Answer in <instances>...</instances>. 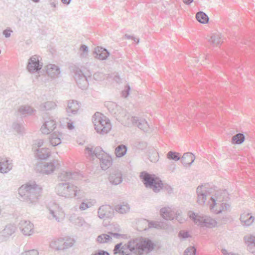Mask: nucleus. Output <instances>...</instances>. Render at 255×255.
<instances>
[{
  "mask_svg": "<svg viewBox=\"0 0 255 255\" xmlns=\"http://www.w3.org/2000/svg\"><path fill=\"white\" fill-rule=\"evenodd\" d=\"M154 244L149 240L135 239L129 241L127 244L122 243L115 245L113 252L114 255H142L153 250Z\"/></svg>",
  "mask_w": 255,
  "mask_h": 255,
  "instance_id": "f257e3e1",
  "label": "nucleus"
},
{
  "mask_svg": "<svg viewBox=\"0 0 255 255\" xmlns=\"http://www.w3.org/2000/svg\"><path fill=\"white\" fill-rule=\"evenodd\" d=\"M41 193L42 188L35 182L23 184L18 189V194L21 200L28 204H35Z\"/></svg>",
  "mask_w": 255,
  "mask_h": 255,
  "instance_id": "f03ea898",
  "label": "nucleus"
},
{
  "mask_svg": "<svg viewBox=\"0 0 255 255\" xmlns=\"http://www.w3.org/2000/svg\"><path fill=\"white\" fill-rule=\"evenodd\" d=\"M57 195L65 198H82L84 195V191L80 187L69 182L58 183L56 187Z\"/></svg>",
  "mask_w": 255,
  "mask_h": 255,
  "instance_id": "7ed1b4c3",
  "label": "nucleus"
},
{
  "mask_svg": "<svg viewBox=\"0 0 255 255\" xmlns=\"http://www.w3.org/2000/svg\"><path fill=\"white\" fill-rule=\"evenodd\" d=\"M228 195L226 190L217 191L215 197H211L209 202L211 211L215 213L219 214L224 211L230 209V206L226 203H222L228 200Z\"/></svg>",
  "mask_w": 255,
  "mask_h": 255,
  "instance_id": "20e7f679",
  "label": "nucleus"
},
{
  "mask_svg": "<svg viewBox=\"0 0 255 255\" xmlns=\"http://www.w3.org/2000/svg\"><path fill=\"white\" fill-rule=\"evenodd\" d=\"M92 121L95 130L99 134H106L112 129L110 120L99 112L96 113L93 116Z\"/></svg>",
  "mask_w": 255,
  "mask_h": 255,
  "instance_id": "39448f33",
  "label": "nucleus"
},
{
  "mask_svg": "<svg viewBox=\"0 0 255 255\" xmlns=\"http://www.w3.org/2000/svg\"><path fill=\"white\" fill-rule=\"evenodd\" d=\"M140 177L146 188L152 189L154 192H158L162 188L163 184L159 178L154 174H150L146 171L141 172Z\"/></svg>",
  "mask_w": 255,
  "mask_h": 255,
  "instance_id": "423d86ee",
  "label": "nucleus"
},
{
  "mask_svg": "<svg viewBox=\"0 0 255 255\" xmlns=\"http://www.w3.org/2000/svg\"><path fill=\"white\" fill-rule=\"evenodd\" d=\"M188 216L195 224L201 227L212 228L217 225L216 221L209 216L200 215L192 211L188 212Z\"/></svg>",
  "mask_w": 255,
  "mask_h": 255,
  "instance_id": "0eeeda50",
  "label": "nucleus"
},
{
  "mask_svg": "<svg viewBox=\"0 0 255 255\" xmlns=\"http://www.w3.org/2000/svg\"><path fill=\"white\" fill-rule=\"evenodd\" d=\"M70 69L78 86L81 89H86L88 86V79L79 67L73 64L70 67Z\"/></svg>",
  "mask_w": 255,
  "mask_h": 255,
  "instance_id": "6e6552de",
  "label": "nucleus"
},
{
  "mask_svg": "<svg viewBox=\"0 0 255 255\" xmlns=\"http://www.w3.org/2000/svg\"><path fill=\"white\" fill-rule=\"evenodd\" d=\"M17 228L11 224L6 225L4 229L0 231V242H6L14 234Z\"/></svg>",
  "mask_w": 255,
  "mask_h": 255,
  "instance_id": "1a4fd4ad",
  "label": "nucleus"
},
{
  "mask_svg": "<svg viewBox=\"0 0 255 255\" xmlns=\"http://www.w3.org/2000/svg\"><path fill=\"white\" fill-rule=\"evenodd\" d=\"M40 56L37 55H33L29 58L27 69L30 73L36 72L42 68V63H40Z\"/></svg>",
  "mask_w": 255,
  "mask_h": 255,
  "instance_id": "9d476101",
  "label": "nucleus"
},
{
  "mask_svg": "<svg viewBox=\"0 0 255 255\" xmlns=\"http://www.w3.org/2000/svg\"><path fill=\"white\" fill-rule=\"evenodd\" d=\"M58 165V161L54 160L52 162L40 163L37 165V168H40L41 173L49 174L52 173Z\"/></svg>",
  "mask_w": 255,
  "mask_h": 255,
  "instance_id": "9b49d317",
  "label": "nucleus"
},
{
  "mask_svg": "<svg viewBox=\"0 0 255 255\" xmlns=\"http://www.w3.org/2000/svg\"><path fill=\"white\" fill-rule=\"evenodd\" d=\"M98 214L100 219L112 218L114 216V209L110 205H102L98 209Z\"/></svg>",
  "mask_w": 255,
  "mask_h": 255,
  "instance_id": "f8f14e48",
  "label": "nucleus"
},
{
  "mask_svg": "<svg viewBox=\"0 0 255 255\" xmlns=\"http://www.w3.org/2000/svg\"><path fill=\"white\" fill-rule=\"evenodd\" d=\"M33 225L29 221L22 220L19 223V228L25 236H30L33 232Z\"/></svg>",
  "mask_w": 255,
  "mask_h": 255,
  "instance_id": "ddd939ff",
  "label": "nucleus"
},
{
  "mask_svg": "<svg viewBox=\"0 0 255 255\" xmlns=\"http://www.w3.org/2000/svg\"><path fill=\"white\" fill-rule=\"evenodd\" d=\"M13 167L12 160L7 157H0V172L6 173L11 170Z\"/></svg>",
  "mask_w": 255,
  "mask_h": 255,
  "instance_id": "4468645a",
  "label": "nucleus"
},
{
  "mask_svg": "<svg viewBox=\"0 0 255 255\" xmlns=\"http://www.w3.org/2000/svg\"><path fill=\"white\" fill-rule=\"evenodd\" d=\"M130 121L133 125L137 126L144 132H147L149 130V126L145 120L136 117H131Z\"/></svg>",
  "mask_w": 255,
  "mask_h": 255,
  "instance_id": "2eb2a0df",
  "label": "nucleus"
},
{
  "mask_svg": "<svg viewBox=\"0 0 255 255\" xmlns=\"http://www.w3.org/2000/svg\"><path fill=\"white\" fill-rule=\"evenodd\" d=\"M244 240L247 245V250L253 255H255V233L245 236Z\"/></svg>",
  "mask_w": 255,
  "mask_h": 255,
  "instance_id": "dca6fc26",
  "label": "nucleus"
},
{
  "mask_svg": "<svg viewBox=\"0 0 255 255\" xmlns=\"http://www.w3.org/2000/svg\"><path fill=\"white\" fill-rule=\"evenodd\" d=\"M85 154L89 157L93 158L96 156L99 159L102 155H104V151L100 146H97L93 150L92 147L87 146L85 148Z\"/></svg>",
  "mask_w": 255,
  "mask_h": 255,
  "instance_id": "f3484780",
  "label": "nucleus"
},
{
  "mask_svg": "<svg viewBox=\"0 0 255 255\" xmlns=\"http://www.w3.org/2000/svg\"><path fill=\"white\" fill-rule=\"evenodd\" d=\"M110 183L115 185L120 184L123 181V174L122 172L118 170H114L109 177Z\"/></svg>",
  "mask_w": 255,
  "mask_h": 255,
  "instance_id": "a211bd4d",
  "label": "nucleus"
},
{
  "mask_svg": "<svg viewBox=\"0 0 255 255\" xmlns=\"http://www.w3.org/2000/svg\"><path fill=\"white\" fill-rule=\"evenodd\" d=\"M197 194V202L200 205H203L205 203L207 199V197L209 194V191H207L205 188L203 186H199L196 189Z\"/></svg>",
  "mask_w": 255,
  "mask_h": 255,
  "instance_id": "6ab92c4d",
  "label": "nucleus"
},
{
  "mask_svg": "<svg viewBox=\"0 0 255 255\" xmlns=\"http://www.w3.org/2000/svg\"><path fill=\"white\" fill-rule=\"evenodd\" d=\"M78 174L77 172H71L67 171H62L58 175V179L62 181H67L70 179L77 180Z\"/></svg>",
  "mask_w": 255,
  "mask_h": 255,
  "instance_id": "aec40b11",
  "label": "nucleus"
},
{
  "mask_svg": "<svg viewBox=\"0 0 255 255\" xmlns=\"http://www.w3.org/2000/svg\"><path fill=\"white\" fill-rule=\"evenodd\" d=\"M95 57L101 60H106L110 55L109 52L105 48L98 46L95 48Z\"/></svg>",
  "mask_w": 255,
  "mask_h": 255,
  "instance_id": "412c9836",
  "label": "nucleus"
},
{
  "mask_svg": "<svg viewBox=\"0 0 255 255\" xmlns=\"http://www.w3.org/2000/svg\"><path fill=\"white\" fill-rule=\"evenodd\" d=\"M46 71L48 76L52 78L58 77L60 74L59 67L54 64H49L47 65Z\"/></svg>",
  "mask_w": 255,
  "mask_h": 255,
  "instance_id": "4be33fe9",
  "label": "nucleus"
},
{
  "mask_svg": "<svg viewBox=\"0 0 255 255\" xmlns=\"http://www.w3.org/2000/svg\"><path fill=\"white\" fill-rule=\"evenodd\" d=\"M56 128V122L53 120L47 121L42 125L41 131L43 134H48Z\"/></svg>",
  "mask_w": 255,
  "mask_h": 255,
  "instance_id": "5701e85b",
  "label": "nucleus"
},
{
  "mask_svg": "<svg viewBox=\"0 0 255 255\" xmlns=\"http://www.w3.org/2000/svg\"><path fill=\"white\" fill-rule=\"evenodd\" d=\"M80 108V106L76 101H69L68 103L66 112L69 116L71 114L75 115L77 113Z\"/></svg>",
  "mask_w": 255,
  "mask_h": 255,
  "instance_id": "b1692460",
  "label": "nucleus"
},
{
  "mask_svg": "<svg viewBox=\"0 0 255 255\" xmlns=\"http://www.w3.org/2000/svg\"><path fill=\"white\" fill-rule=\"evenodd\" d=\"M160 215L166 220H172L174 219L175 212L169 207H164L160 209Z\"/></svg>",
  "mask_w": 255,
  "mask_h": 255,
  "instance_id": "393cba45",
  "label": "nucleus"
},
{
  "mask_svg": "<svg viewBox=\"0 0 255 255\" xmlns=\"http://www.w3.org/2000/svg\"><path fill=\"white\" fill-rule=\"evenodd\" d=\"M182 164L186 167L191 165L195 160L194 155L191 152H186L183 154L180 158Z\"/></svg>",
  "mask_w": 255,
  "mask_h": 255,
  "instance_id": "a878e982",
  "label": "nucleus"
},
{
  "mask_svg": "<svg viewBox=\"0 0 255 255\" xmlns=\"http://www.w3.org/2000/svg\"><path fill=\"white\" fill-rule=\"evenodd\" d=\"M255 220V218L250 213H243L240 217V221L243 226H249L251 225Z\"/></svg>",
  "mask_w": 255,
  "mask_h": 255,
  "instance_id": "bb28decb",
  "label": "nucleus"
},
{
  "mask_svg": "<svg viewBox=\"0 0 255 255\" xmlns=\"http://www.w3.org/2000/svg\"><path fill=\"white\" fill-rule=\"evenodd\" d=\"M61 136L62 134L59 132H54L51 134L49 137L50 144L53 146L60 144L61 143Z\"/></svg>",
  "mask_w": 255,
  "mask_h": 255,
  "instance_id": "cd10ccee",
  "label": "nucleus"
},
{
  "mask_svg": "<svg viewBox=\"0 0 255 255\" xmlns=\"http://www.w3.org/2000/svg\"><path fill=\"white\" fill-rule=\"evenodd\" d=\"M100 161V165L103 170L107 169L112 164V158L107 154L102 155L99 158Z\"/></svg>",
  "mask_w": 255,
  "mask_h": 255,
  "instance_id": "c85d7f7f",
  "label": "nucleus"
},
{
  "mask_svg": "<svg viewBox=\"0 0 255 255\" xmlns=\"http://www.w3.org/2000/svg\"><path fill=\"white\" fill-rule=\"evenodd\" d=\"M149 228H154L157 229H167L168 225L165 222L161 221H148Z\"/></svg>",
  "mask_w": 255,
  "mask_h": 255,
  "instance_id": "c756f323",
  "label": "nucleus"
},
{
  "mask_svg": "<svg viewBox=\"0 0 255 255\" xmlns=\"http://www.w3.org/2000/svg\"><path fill=\"white\" fill-rule=\"evenodd\" d=\"M57 105L54 102L47 101L45 103L40 104L38 109L42 112L48 111L55 109Z\"/></svg>",
  "mask_w": 255,
  "mask_h": 255,
  "instance_id": "7c9ffc66",
  "label": "nucleus"
},
{
  "mask_svg": "<svg viewBox=\"0 0 255 255\" xmlns=\"http://www.w3.org/2000/svg\"><path fill=\"white\" fill-rule=\"evenodd\" d=\"M223 36L220 33L213 34L209 39V42L214 46H219L223 42Z\"/></svg>",
  "mask_w": 255,
  "mask_h": 255,
  "instance_id": "2f4dec72",
  "label": "nucleus"
},
{
  "mask_svg": "<svg viewBox=\"0 0 255 255\" xmlns=\"http://www.w3.org/2000/svg\"><path fill=\"white\" fill-rule=\"evenodd\" d=\"M36 111L28 105H22L19 107L18 112L21 115H31Z\"/></svg>",
  "mask_w": 255,
  "mask_h": 255,
  "instance_id": "473e14b6",
  "label": "nucleus"
},
{
  "mask_svg": "<svg viewBox=\"0 0 255 255\" xmlns=\"http://www.w3.org/2000/svg\"><path fill=\"white\" fill-rule=\"evenodd\" d=\"M36 155L38 158L44 160L50 155V151L48 148H42L37 149Z\"/></svg>",
  "mask_w": 255,
  "mask_h": 255,
  "instance_id": "72a5a7b5",
  "label": "nucleus"
},
{
  "mask_svg": "<svg viewBox=\"0 0 255 255\" xmlns=\"http://www.w3.org/2000/svg\"><path fill=\"white\" fill-rule=\"evenodd\" d=\"M96 203L95 200L94 199H85L80 204L79 209L81 211H84L94 206Z\"/></svg>",
  "mask_w": 255,
  "mask_h": 255,
  "instance_id": "f704fd0d",
  "label": "nucleus"
},
{
  "mask_svg": "<svg viewBox=\"0 0 255 255\" xmlns=\"http://www.w3.org/2000/svg\"><path fill=\"white\" fill-rule=\"evenodd\" d=\"M116 211L120 214H125L129 211L130 206L127 203L123 202L115 207Z\"/></svg>",
  "mask_w": 255,
  "mask_h": 255,
  "instance_id": "c9c22d12",
  "label": "nucleus"
},
{
  "mask_svg": "<svg viewBox=\"0 0 255 255\" xmlns=\"http://www.w3.org/2000/svg\"><path fill=\"white\" fill-rule=\"evenodd\" d=\"M64 241V238H59L53 240L50 243V247L56 250H63L62 247V243Z\"/></svg>",
  "mask_w": 255,
  "mask_h": 255,
  "instance_id": "e433bc0d",
  "label": "nucleus"
},
{
  "mask_svg": "<svg viewBox=\"0 0 255 255\" xmlns=\"http://www.w3.org/2000/svg\"><path fill=\"white\" fill-rule=\"evenodd\" d=\"M196 18L198 21L201 23L206 24L209 21L208 16L203 11H199L196 14Z\"/></svg>",
  "mask_w": 255,
  "mask_h": 255,
  "instance_id": "4c0bfd02",
  "label": "nucleus"
},
{
  "mask_svg": "<svg viewBox=\"0 0 255 255\" xmlns=\"http://www.w3.org/2000/svg\"><path fill=\"white\" fill-rule=\"evenodd\" d=\"M127 151V146L124 144H121L116 148L115 152L117 157H121L125 155Z\"/></svg>",
  "mask_w": 255,
  "mask_h": 255,
  "instance_id": "58836bf2",
  "label": "nucleus"
},
{
  "mask_svg": "<svg viewBox=\"0 0 255 255\" xmlns=\"http://www.w3.org/2000/svg\"><path fill=\"white\" fill-rule=\"evenodd\" d=\"M245 137L244 134L239 133L234 135L232 138V142L233 144H242L245 140Z\"/></svg>",
  "mask_w": 255,
  "mask_h": 255,
  "instance_id": "ea45409f",
  "label": "nucleus"
},
{
  "mask_svg": "<svg viewBox=\"0 0 255 255\" xmlns=\"http://www.w3.org/2000/svg\"><path fill=\"white\" fill-rule=\"evenodd\" d=\"M166 157L167 159L175 161H177L181 158L180 154L179 153L173 151H169L166 154Z\"/></svg>",
  "mask_w": 255,
  "mask_h": 255,
  "instance_id": "a19ab883",
  "label": "nucleus"
},
{
  "mask_svg": "<svg viewBox=\"0 0 255 255\" xmlns=\"http://www.w3.org/2000/svg\"><path fill=\"white\" fill-rule=\"evenodd\" d=\"M112 240V237L108 234H103L98 236L97 241L99 243L104 244L108 243Z\"/></svg>",
  "mask_w": 255,
  "mask_h": 255,
  "instance_id": "79ce46f5",
  "label": "nucleus"
},
{
  "mask_svg": "<svg viewBox=\"0 0 255 255\" xmlns=\"http://www.w3.org/2000/svg\"><path fill=\"white\" fill-rule=\"evenodd\" d=\"M107 106L109 112H111V114L115 115L117 114V111H118L121 109V107H118L115 103L111 102H108L107 104Z\"/></svg>",
  "mask_w": 255,
  "mask_h": 255,
  "instance_id": "37998d69",
  "label": "nucleus"
},
{
  "mask_svg": "<svg viewBox=\"0 0 255 255\" xmlns=\"http://www.w3.org/2000/svg\"><path fill=\"white\" fill-rule=\"evenodd\" d=\"M12 128L19 134L22 133L24 130L23 126L21 124L17 122L13 123L12 125Z\"/></svg>",
  "mask_w": 255,
  "mask_h": 255,
  "instance_id": "c03bdc74",
  "label": "nucleus"
},
{
  "mask_svg": "<svg viewBox=\"0 0 255 255\" xmlns=\"http://www.w3.org/2000/svg\"><path fill=\"white\" fill-rule=\"evenodd\" d=\"M70 220L71 222L74 223L75 225L79 227H82L85 224V222L82 218L78 217L74 220L73 215L70 217Z\"/></svg>",
  "mask_w": 255,
  "mask_h": 255,
  "instance_id": "a18cd8bd",
  "label": "nucleus"
},
{
  "mask_svg": "<svg viewBox=\"0 0 255 255\" xmlns=\"http://www.w3.org/2000/svg\"><path fill=\"white\" fill-rule=\"evenodd\" d=\"M74 240L71 238L67 239L65 241L64 239L62 247L63 248V250L70 248L74 245Z\"/></svg>",
  "mask_w": 255,
  "mask_h": 255,
  "instance_id": "49530a36",
  "label": "nucleus"
},
{
  "mask_svg": "<svg viewBox=\"0 0 255 255\" xmlns=\"http://www.w3.org/2000/svg\"><path fill=\"white\" fill-rule=\"evenodd\" d=\"M80 50L81 51L80 57L83 58L87 57L88 55V47L84 44H82L80 46Z\"/></svg>",
  "mask_w": 255,
  "mask_h": 255,
  "instance_id": "de8ad7c7",
  "label": "nucleus"
},
{
  "mask_svg": "<svg viewBox=\"0 0 255 255\" xmlns=\"http://www.w3.org/2000/svg\"><path fill=\"white\" fill-rule=\"evenodd\" d=\"M191 236L188 231L186 230H181L178 233V237L181 240H186Z\"/></svg>",
  "mask_w": 255,
  "mask_h": 255,
  "instance_id": "09e8293b",
  "label": "nucleus"
},
{
  "mask_svg": "<svg viewBox=\"0 0 255 255\" xmlns=\"http://www.w3.org/2000/svg\"><path fill=\"white\" fill-rule=\"evenodd\" d=\"M49 215L48 217L50 220H55L56 221L59 222L60 221V218L57 215V213L54 210L49 209Z\"/></svg>",
  "mask_w": 255,
  "mask_h": 255,
  "instance_id": "8fccbe9b",
  "label": "nucleus"
},
{
  "mask_svg": "<svg viewBox=\"0 0 255 255\" xmlns=\"http://www.w3.org/2000/svg\"><path fill=\"white\" fill-rule=\"evenodd\" d=\"M105 78V75L101 72H96L93 75V78L98 81H101L104 80Z\"/></svg>",
  "mask_w": 255,
  "mask_h": 255,
  "instance_id": "3c124183",
  "label": "nucleus"
},
{
  "mask_svg": "<svg viewBox=\"0 0 255 255\" xmlns=\"http://www.w3.org/2000/svg\"><path fill=\"white\" fill-rule=\"evenodd\" d=\"M196 249L194 247H190L186 249L184 252L185 255H195Z\"/></svg>",
  "mask_w": 255,
  "mask_h": 255,
  "instance_id": "603ef678",
  "label": "nucleus"
},
{
  "mask_svg": "<svg viewBox=\"0 0 255 255\" xmlns=\"http://www.w3.org/2000/svg\"><path fill=\"white\" fill-rule=\"evenodd\" d=\"M39 253L36 250H31L22 253L20 255H38Z\"/></svg>",
  "mask_w": 255,
  "mask_h": 255,
  "instance_id": "864d4df0",
  "label": "nucleus"
},
{
  "mask_svg": "<svg viewBox=\"0 0 255 255\" xmlns=\"http://www.w3.org/2000/svg\"><path fill=\"white\" fill-rule=\"evenodd\" d=\"M174 218L180 223L184 221V219L182 217L180 213L177 212L175 213Z\"/></svg>",
  "mask_w": 255,
  "mask_h": 255,
  "instance_id": "5fc2aeb1",
  "label": "nucleus"
},
{
  "mask_svg": "<svg viewBox=\"0 0 255 255\" xmlns=\"http://www.w3.org/2000/svg\"><path fill=\"white\" fill-rule=\"evenodd\" d=\"M12 30L10 28H7L2 31V34L6 38H8L10 36Z\"/></svg>",
  "mask_w": 255,
  "mask_h": 255,
  "instance_id": "6e6d98bb",
  "label": "nucleus"
},
{
  "mask_svg": "<svg viewBox=\"0 0 255 255\" xmlns=\"http://www.w3.org/2000/svg\"><path fill=\"white\" fill-rule=\"evenodd\" d=\"M130 90V86L129 85H127L125 87V89L123 91L122 94L123 96L125 98L127 97L129 95V92Z\"/></svg>",
  "mask_w": 255,
  "mask_h": 255,
  "instance_id": "4d7b16f0",
  "label": "nucleus"
},
{
  "mask_svg": "<svg viewBox=\"0 0 255 255\" xmlns=\"http://www.w3.org/2000/svg\"><path fill=\"white\" fill-rule=\"evenodd\" d=\"M108 235H109L111 237H112V239L113 238L119 239L120 237L122 236V235L117 233H112L111 232H109L108 233Z\"/></svg>",
  "mask_w": 255,
  "mask_h": 255,
  "instance_id": "13d9d810",
  "label": "nucleus"
},
{
  "mask_svg": "<svg viewBox=\"0 0 255 255\" xmlns=\"http://www.w3.org/2000/svg\"><path fill=\"white\" fill-rule=\"evenodd\" d=\"M93 255H110L109 253L104 250H99L98 252Z\"/></svg>",
  "mask_w": 255,
  "mask_h": 255,
  "instance_id": "bf43d9fd",
  "label": "nucleus"
},
{
  "mask_svg": "<svg viewBox=\"0 0 255 255\" xmlns=\"http://www.w3.org/2000/svg\"><path fill=\"white\" fill-rule=\"evenodd\" d=\"M222 253L224 255H236L234 253L231 252L228 253L225 249L222 250Z\"/></svg>",
  "mask_w": 255,
  "mask_h": 255,
  "instance_id": "052dcab7",
  "label": "nucleus"
},
{
  "mask_svg": "<svg viewBox=\"0 0 255 255\" xmlns=\"http://www.w3.org/2000/svg\"><path fill=\"white\" fill-rule=\"evenodd\" d=\"M43 139H39L37 141V143H35L37 146L40 147L43 144Z\"/></svg>",
  "mask_w": 255,
  "mask_h": 255,
  "instance_id": "680f3d73",
  "label": "nucleus"
},
{
  "mask_svg": "<svg viewBox=\"0 0 255 255\" xmlns=\"http://www.w3.org/2000/svg\"><path fill=\"white\" fill-rule=\"evenodd\" d=\"M139 148H144L146 146V143L144 142H139Z\"/></svg>",
  "mask_w": 255,
  "mask_h": 255,
  "instance_id": "e2e57ef3",
  "label": "nucleus"
},
{
  "mask_svg": "<svg viewBox=\"0 0 255 255\" xmlns=\"http://www.w3.org/2000/svg\"><path fill=\"white\" fill-rule=\"evenodd\" d=\"M184 3L186 4H190L191 2L193 1V0H183Z\"/></svg>",
  "mask_w": 255,
  "mask_h": 255,
  "instance_id": "0e129e2a",
  "label": "nucleus"
},
{
  "mask_svg": "<svg viewBox=\"0 0 255 255\" xmlns=\"http://www.w3.org/2000/svg\"><path fill=\"white\" fill-rule=\"evenodd\" d=\"M67 127L69 129H72L74 128L72 123H68L67 125Z\"/></svg>",
  "mask_w": 255,
  "mask_h": 255,
  "instance_id": "69168bd1",
  "label": "nucleus"
},
{
  "mask_svg": "<svg viewBox=\"0 0 255 255\" xmlns=\"http://www.w3.org/2000/svg\"><path fill=\"white\" fill-rule=\"evenodd\" d=\"M71 0H61L63 3L65 4H68L70 3Z\"/></svg>",
  "mask_w": 255,
  "mask_h": 255,
  "instance_id": "338daca9",
  "label": "nucleus"
},
{
  "mask_svg": "<svg viewBox=\"0 0 255 255\" xmlns=\"http://www.w3.org/2000/svg\"><path fill=\"white\" fill-rule=\"evenodd\" d=\"M50 4L51 6V7H56V3L55 1H51L50 2Z\"/></svg>",
  "mask_w": 255,
  "mask_h": 255,
  "instance_id": "774afa93",
  "label": "nucleus"
}]
</instances>
